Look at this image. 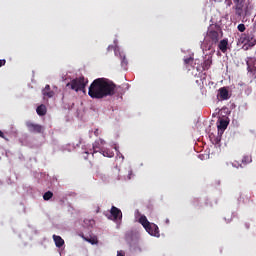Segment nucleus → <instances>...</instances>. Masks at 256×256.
Masks as SVG:
<instances>
[{
  "label": "nucleus",
  "mask_w": 256,
  "mask_h": 256,
  "mask_svg": "<svg viewBox=\"0 0 256 256\" xmlns=\"http://www.w3.org/2000/svg\"><path fill=\"white\" fill-rule=\"evenodd\" d=\"M92 149H93V152H89V151H86V155H89V153H91L92 155H95V153H98L99 151L97 149H101V143L96 140L93 144H92Z\"/></svg>",
  "instance_id": "nucleus-16"
},
{
  "label": "nucleus",
  "mask_w": 256,
  "mask_h": 256,
  "mask_svg": "<svg viewBox=\"0 0 256 256\" xmlns=\"http://www.w3.org/2000/svg\"><path fill=\"white\" fill-rule=\"evenodd\" d=\"M138 222L141 223L142 227H144L145 231L149 233V235L152 237H159V226L155 223L149 222L147 216L141 215Z\"/></svg>",
  "instance_id": "nucleus-2"
},
{
  "label": "nucleus",
  "mask_w": 256,
  "mask_h": 256,
  "mask_svg": "<svg viewBox=\"0 0 256 256\" xmlns=\"http://www.w3.org/2000/svg\"><path fill=\"white\" fill-rule=\"evenodd\" d=\"M207 37L212 41V43H219V32L210 30L207 34Z\"/></svg>",
  "instance_id": "nucleus-10"
},
{
  "label": "nucleus",
  "mask_w": 256,
  "mask_h": 256,
  "mask_svg": "<svg viewBox=\"0 0 256 256\" xmlns=\"http://www.w3.org/2000/svg\"><path fill=\"white\" fill-rule=\"evenodd\" d=\"M85 241H88V243H91V245H97V243H99V241L97 240V237L94 238H84Z\"/></svg>",
  "instance_id": "nucleus-20"
},
{
  "label": "nucleus",
  "mask_w": 256,
  "mask_h": 256,
  "mask_svg": "<svg viewBox=\"0 0 256 256\" xmlns=\"http://www.w3.org/2000/svg\"><path fill=\"white\" fill-rule=\"evenodd\" d=\"M123 88L117 86L113 81L107 78L95 79L88 89V95L91 99H105V97H113L115 93L123 95Z\"/></svg>",
  "instance_id": "nucleus-1"
},
{
  "label": "nucleus",
  "mask_w": 256,
  "mask_h": 256,
  "mask_svg": "<svg viewBox=\"0 0 256 256\" xmlns=\"http://www.w3.org/2000/svg\"><path fill=\"white\" fill-rule=\"evenodd\" d=\"M117 256H125V252H123V251H118V252H117Z\"/></svg>",
  "instance_id": "nucleus-26"
},
{
  "label": "nucleus",
  "mask_w": 256,
  "mask_h": 256,
  "mask_svg": "<svg viewBox=\"0 0 256 256\" xmlns=\"http://www.w3.org/2000/svg\"><path fill=\"white\" fill-rule=\"evenodd\" d=\"M97 141H99L100 145H105V140L99 139V140H97Z\"/></svg>",
  "instance_id": "nucleus-28"
},
{
  "label": "nucleus",
  "mask_w": 256,
  "mask_h": 256,
  "mask_svg": "<svg viewBox=\"0 0 256 256\" xmlns=\"http://www.w3.org/2000/svg\"><path fill=\"white\" fill-rule=\"evenodd\" d=\"M233 5V2L231 0H228V7H231Z\"/></svg>",
  "instance_id": "nucleus-30"
},
{
  "label": "nucleus",
  "mask_w": 256,
  "mask_h": 256,
  "mask_svg": "<svg viewBox=\"0 0 256 256\" xmlns=\"http://www.w3.org/2000/svg\"><path fill=\"white\" fill-rule=\"evenodd\" d=\"M131 173H132V172L130 171V173H129V179H131Z\"/></svg>",
  "instance_id": "nucleus-31"
},
{
  "label": "nucleus",
  "mask_w": 256,
  "mask_h": 256,
  "mask_svg": "<svg viewBox=\"0 0 256 256\" xmlns=\"http://www.w3.org/2000/svg\"><path fill=\"white\" fill-rule=\"evenodd\" d=\"M0 137H1L2 139H7V138H5V134H4L3 131H1V130H0Z\"/></svg>",
  "instance_id": "nucleus-27"
},
{
  "label": "nucleus",
  "mask_w": 256,
  "mask_h": 256,
  "mask_svg": "<svg viewBox=\"0 0 256 256\" xmlns=\"http://www.w3.org/2000/svg\"><path fill=\"white\" fill-rule=\"evenodd\" d=\"M36 112L40 117L47 115V106H45V104H41L37 107Z\"/></svg>",
  "instance_id": "nucleus-15"
},
{
  "label": "nucleus",
  "mask_w": 256,
  "mask_h": 256,
  "mask_svg": "<svg viewBox=\"0 0 256 256\" xmlns=\"http://www.w3.org/2000/svg\"><path fill=\"white\" fill-rule=\"evenodd\" d=\"M52 197H53V192H51V191H47V192L43 195L44 201H49Z\"/></svg>",
  "instance_id": "nucleus-19"
},
{
  "label": "nucleus",
  "mask_w": 256,
  "mask_h": 256,
  "mask_svg": "<svg viewBox=\"0 0 256 256\" xmlns=\"http://www.w3.org/2000/svg\"><path fill=\"white\" fill-rule=\"evenodd\" d=\"M5 63H7V60L1 59L0 60V67H4Z\"/></svg>",
  "instance_id": "nucleus-25"
},
{
  "label": "nucleus",
  "mask_w": 256,
  "mask_h": 256,
  "mask_svg": "<svg viewBox=\"0 0 256 256\" xmlns=\"http://www.w3.org/2000/svg\"><path fill=\"white\" fill-rule=\"evenodd\" d=\"M110 213L114 221H121L123 219V212L115 206H112Z\"/></svg>",
  "instance_id": "nucleus-8"
},
{
  "label": "nucleus",
  "mask_w": 256,
  "mask_h": 256,
  "mask_svg": "<svg viewBox=\"0 0 256 256\" xmlns=\"http://www.w3.org/2000/svg\"><path fill=\"white\" fill-rule=\"evenodd\" d=\"M52 238H53V241H54L56 247L61 248V247H63V245H65V240H63V238H61V236H57L54 234L52 236Z\"/></svg>",
  "instance_id": "nucleus-14"
},
{
  "label": "nucleus",
  "mask_w": 256,
  "mask_h": 256,
  "mask_svg": "<svg viewBox=\"0 0 256 256\" xmlns=\"http://www.w3.org/2000/svg\"><path fill=\"white\" fill-rule=\"evenodd\" d=\"M195 201H196L197 203H199V199H195Z\"/></svg>",
  "instance_id": "nucleus-32"
},
{
  "label": "nucleus",
  "mask_w": 256,
  "mask_h": 256,
  "mask_svg": "<svg viewBox=\"0 0 256 256\" xmlns=\"http://www.w3.org/2000/svg\"><path fill=\"white\" fill-rule=\"evenodd\" d=\"M42 95L44 97H48L49 99H51V97H53L55 95V92H53L51 90V86L49 84H47L45 86V88L42 90Z\"/></svg>",
  "instance_id": "nucleus-12"
},
{
  "label": "nucleus",
  "mask_w": 256,
  "mask_h": 256,
  "mask_svg": "<svg viewBox=\"0 0 256 256\" xmlns=\"http://www.w3.org/2000/svg\"><path fill=\"white\" fill-rule=\"evenodd\" d=\"M238 41L239 43L244 45L243 49H245V51H247L249 47H255L256 45L255 31L251 30V31L242 33Z\"/></svg>",
  "instance_id": "nucleus-3"
},
{
  "label": "nucleus",
  "mask_w": 256,
  "mask_h": 256,
  "mask_svg": "<svg viewBox=\"0 0 256 256\" xmlns=\"http://www.w3.org/2000/svg\"><path fill=\"white\" fill-rule=\"evenodd\" d=\"M94 135H95L96 137H99V130H98V129H96V131H94Z\"/></svg>",
  "instance_id": "nucleus-29"
},
{
  "label": "nucleus",
  "mask_w": 256,
  "mask_h": 256,
  "mask_svg": "<svg viewBox=\"0 0 256 256\" xmlns=\"http://www.w3.org/2000/svg\"><path fill=\"white\" fill-rule=\"evenodd\" d=\"M193 61H194L193 57H188V58L184 59V64L185 65H193Z\"/></svg>",
  "instance_id": "nucleus-22"
},
{
  "label": "nucleus",
  "mask_w": 256,
  "mask_h": 256,
  "mask_svg": "<svg viewBox=\"0 0 256 256\" xmlns=\"http://www.w3.org/2000/svg\"><path fill=\"white\" fill-rule=\"evenodd\" d=\"M219 96L222 101H227L229 99V90L227 88L222 87L219 89Z\"/></svg>",
  "instance_id": "nucleus-13"
},
{
  "label": "nucleus",
  "mask_w": 256,
  "mask_h": 256,
  "mask_svg": "<svg viewBox=\"0 0 256 256\" xmlns=\"http://www.w3.org/2000/svg\"><path fill=\"white\" fill-rule=\"evenodd\" d=\"M234 3V9L237 17H243V15H246L247 7L245 9V0H233Z\"/></svg>",
  "instance_id": "nucleus-6"
},
{
  "label": "nucleus",
  "mask_w": 256,
  "mask_h": 256,
  "mask_svg": "<svg viewBox=\"0 0 256 256\" xmlns=\"http://www.w3.org/2000/svg\"><path fill=\"white\" fill-rule=\"evenodd\" d=\"M211 65H213V60L211 58L204 60L202 64L203 71H209V69H211Z\"/></svg>",
  "instance_id": "nucleus-17"
},
{
  "label": "nucleus",
  "mask_w": 256,
  "mask_h": 256,
  "mask_svg": "<svg viewBox=\"0 0 256 256\" xmlns=\"http://www.w3.org/2000/svg\"><path fill=\"white\" fill-rule=\"evenodd\" d=\"M229 126V122L225 119H219L217 122L218 136L214 139L215 145L221 143V135L225 133V130Z\"/></svg>",
  "instance_id": "nucleus-5"
},
{
  "label": "nucleus",
  "mask_w": 256,
  "mask_h": 256,
  "mask_svg": "<svg viewBox=\"0 0 256 256\" xmlns=\"http://www.w3.org/2000/svg\"><path fill=\"white\" fill-rule=\"evenodd\" d=\"M89 80H86L84 76L71 80L70 83L66 84V87H70L72 91H83L87 87Z\"/></svg>",
  "instance_id": "nucleus-4"
},
{
  "label": "nucleus",
  "mask_w": 256,
  "mask_h": 256,
  "mask_svg": "<svg viewBox=\"0 0 256 256\" xmlns=\"http://www.w3.org/2000/svg\"><path fill=\"white\" fill-rule=\"evenodd\" d=\"M128 61H127V58L125 56H121V66L126 69L127 68V65H128Z\"/></svg>",
  "instance_id": "nucleus-21"
},
{
  "label": "nucleus",
  "mask_w": 256,
  "mask_h": 256,
  "mask_svg": "<svg viewBox=\"0 0 256 256\" xmlns=\"http://www.w3.org/2000/svg\"><path fill=\"white\" fill-rule=\"evenodd\" d=\"M228 47H229V40L227 39L221 40L218 44V49H220L222 53H227Z\"/></svg>",
  "instance_id": "nucleus-11"
},
{
  "label": "nucleus",
  "mask_w": 256,
  "mask_h": 256,
  "mask_svg": "<svg viewBox=\"0 0 256 256\" xmlns=\"http://www.w3.org/2000/svg\"><path fill=\"white\" fill-rule=\"evenodd\" d=\"M251 161H252L251 156H244L242 158V163L247 164V163H251Z\"/></svg>",
  "instance_id": "nucleus-24"
},
{
  "label": "nucleus",
  "mask_w": 256,
  "mask_h": 256,
  "mask_svg": "<svg viewBox=\"0 0 256 256\" xmlns=\"http://www.w3.org/2000/svg\"><path fill=\"white\" fill-rule=\"evenodd\" d=\"M247 69L250 73L256 71V58L255 57H248L246 61Z\"/></svg>",
  "instance_id": "nucleus-9"
},
{
  "label": "nucleus",
  "mask_w": 256,
  "mask_h": 256,
  "mask_svg": "<svg viewBox=\"0 0 256 256\" xmlns=\"http://www.w3.org/2000/svg\"><path fill=\"white\" fill-rule=\"evenodd\" d=\"M26 127L30 133H43L45 131L43 126L32 122H26Z\"/></svg>",
  "instance_id": "nucleus-7"
},
{
  "label": "nucleus",
  "mask_w": 256,
  "mask_h": 256,
  "mask_svg": "<svg viewBox=\"0 0 256 256\" xmlns=\"http://www.w3.org/2000/svg\"><path fill=\"white\" fill-rule=\"evenodd\" d=\"M101 154L103 155V157H113V151H110V150H102Z\"/></svg>",
  "instance_id": "nucleus-18"
},
{
  "label": "nucleus",
  "mask_w": 256,
  "mask_h": 256,
  "mask_svg": "<svg viewBox=\"0 0 256 256\" xmlns=\"http://www.w3.org/2000/svg\"><path fill=\"white\" fill-rule=\"evenodd\" d=\"M237 29H238V31H240V33H245V30L247 28L245 27V24H239Z\"/></svg>",
  "instance_id": "nucleus-23"
}]
</instances>
